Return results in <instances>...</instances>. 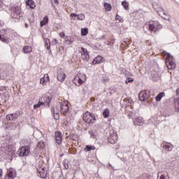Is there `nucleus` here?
Masks as SVG:
<instances>
[{
    "instance_id": "obj_1",
    "label": "nucleus",
    "mask_w": 179,
    "mask_h": 179,
    "mask_svg": "<svg viewBox=\"0 0 179 179\" xmlns=\"http://www.w3.org/2000/svg\"><path fill=\"white\" fill-rule=\"evenodd\" d=\"M83 118L85 122L89 124V125H90V124H94V122H96V116L92 113L87 112L84 113Z\"/></svg>"
},
{
    "instance_id": "obj_2",
    "label": "nucleus",
    "mask_w": 179,
    "mask_h": 179,
    "mask_svg": "<svg viewBox=\"0 0 179 179\" xmlns=\"http://www.w3.org/2000/svg\"><path fill=\"white\" fill-rule=\"evenodd\" d=\"M149 30L150 31H153L154 33H156L157 30H160L162 29V26L160 24V23L158 21H150L147 24Z\"/></svg>"
},
{
    "instance_id": "obj_3",
    "label": "nucleus",
    "mask_w": 179,
    "mask_h": 179,
    "mask_svg": "<svg viewBox=\"0 0 179 179\" xmlns=\"http://www.w3.org/2000/svg\"><path fill=\"white\" fill-rule=\"evenodd\" d=\"M86 80V76L85 74H82L78 73L76 76L73 80V83L76 85V86H80Z\"/></svg>"
},
{
    "instance_id": "obj_4",
    "label": "nucleus",
    "mask_w": 179,
    "mask_h": 179,
    "mask_svg": "<svg viewBox=\"0 0 179 179\" xmlns=\"http://www.w3.org/2000/svg\"><path fill=\"white\" fill-rule=\"evenodd\" d=\"M29 153H30V147L29 146H22L20 148L17 152V155L20 156V157L29 156Z\"/></svg>"
},
{
    "instance_id": "obj_5",
    "label": "nucleus",
    "mask_w": 179,
    "mask_h": 179,
    "mask_svg": "<svg viewBox=\"0 0 179 179\" xmlns=\"http://www.w3.org/2000/svg\"><path fill=\"white\" fill-rule=\"evenodd\" d=\"M108 141L109 143H112L113 145H114V143H117V141H118V134H117V131L110 130V135L108 137Z\"/></svg>"
},
{
    "instance_id": "obj_6",
    "label": "nucleus",
    "mask_w": 179,
    "mask_h": 179,
    "mask_svg": "<svg viewBox=\"0 0 179 179\" xmlns=\"http://www.w3.org/2000/svg\"><path fill=\"white\" fill-rule=\"evenodd\" d=\"M11 17L13 19H20V7L19 6H14L11 8Z\"/></svg>"
},
{
    "instance_id": "obj_7",
    "label": "nucleus",
    "mask_w": 179,
    "mask_h": 179,
    "mask_svg": "<svg viewBox=\"0 0 179 179\" xmlns=\"http://www.w3.org/2000/svg\"><path fill=\"white\" fill-rule=\"evenodd\" d=\"M150 97V92L149 90L141 91L138 94V99L141 101H146Z\"/></svg>"
},
{
    "instance_id": "obj_8",
    "label": "nucleus",
    "mask_w": 179,
    "mask_h": 179,
    "mask_svg": "<svg viewBox=\"0 0 179 179\" xmlns=\"http://www.w3.org/2000/svg\"><path fill=\"white\" fill-rule=\"evenodd\" d=\"M69 111V106L68 105V101H64L60 103V113L63 115H66L67 113Z\"/></svg>"
},
{
    "instance_id": "obj_9",
    "label": "nucleus",
    "mask_w": 179,
    "mask_h": 179,
    "mask_svg": "<svg viewBox=\"0 0 179 179\" xmlns=\"http://www.w3.org/2000/svg\"><path fill=\"white\" fill-rule=\"evenodd\" d=\"M16 178V170L13 168H10L7 170L5 179H14Z\"/></svg>"
},
{
    "instance_id": "obj_10",
    "label": "nucleus",
    "mask_w": 179,
    "mask_h": 179,
    "mask_svg": "<svg viewBox=\"0 0 179 179\" xmlns=\"http://www.w3.org/2000/svg\"><path fill=\"white\" fill-rule=\"evenodd\" d=\"M152 6L153 8L157 12L159 16H162V15H166V13H164V8H163L161 5H159L157 3H154Z\"/></svg>"
},
{
    "instance_id": "obj_11",
    "label": "nucleus",
    "mask_w": 179,
    "mask_h": 179,
    "mask_svg": "<svg viewBox=\"0 0 179 179\" xmlns=\"http://www.w3.org/2000/svg\"><path fill=\"white\" fill-rule=\"evenodd\" d=\"M80 52L81 54V57L83 58V59H85V61H87V59H89L90 55L89 52H87V49L81 47Z\"/></svg>"
},
{
    "instance_id": "obj_12",
    "label": "nucleus",
    "mask_w": 179,
    "mask_h": 179,
    "mask_svg": "<svg viewBox=\"0 0 179 179\" xmlns=\"http://www.w3.org/2000/svg\"><path fill=\"white\" fill-rule=\"evenodd\" d=\"M20 117V113H12L6 115V119L8 121H15V120H17Z\"/></svg>"
},
{
    "instance_id": "obj_13",
    "label": "nucleus",
    "mask_w": 179,
    "mask_h": 179,
    "mask_svg": "<svg viewBox=\"0 0 179 179\" xmlns=\"http://www.w3.org/2000/svg\"><path fill=\"white\" fill-rule=\"evenodd\" d=\"M57 78L59 82H64V80H65V78H66V76L64 73V71H62V69H59L57 71Z\"/></svg>"
},
{
    "instance_id": "obj_14",
    "label": "nucleus",
    "mask_w": 179,
    "mask_h": 179,
    "mask_svg": "<svg viewBox=\"0 0 179 179\" xmlns=\"http://www.w3.org/2000/svg\"><path fill=\"white\" fill-rule=\"evenodd\" d=\"M162 146H163L164 149L166 152H171L173 150V148H174V145L170 143H167L164 141L162 144Z\"/></svg>"
},
{
    "instance_id": "obj_15",
    "label": "nucleus",
    "mask_w": 179,
    "mask_h": 179,
    "mask_svg": "<svg viewBox=\"0 0 179 179\" xmlns=\"http://www.w3.org/2000/svg\"><path fill=\"white\" fill-rule=\"evenodd\" d=\"M166 68L171 71L176 69V63L173 60H166Z\"/></svg>"
},
{
    "instance_id": "obj_16",
    "label": "nucleus",
    "mask_w": 179,
    "mask_h": 179,
    "mask_svg": "<svg viewBox=\"0 0 179 179\" xmlns=\"http://www.w3.org/2000/svg\"><path fill=\"white\" fill-rule=\"evenodd\" d=\"M38 177H40V178H47V172L45 168H41L38 169Z\"/></svg>"
},
{
    "instance_id": "obj_17",
    "label": "nucleus",
    "mask_w": 179,
    "mask_h": 179,
    "mask_svg": "<svg viewBox=\"0 0 179 179\" xmlns=\"http://www.w3.org/2000/svg\"><path fill=\"white\" fill-rule=\"evenodd\" d=\"M55 138L56 143H58V145H61V143H62V134H61V132H56Z\"/></svg>"
},
{
    "instance_id": "obj_18",
    "label": "nucleus",
    "mask_w": 179,
    "mask_h": 179,
    "mask_svg": "<svg viewBox=\"0 0 179 179\" xmlns=\"http://www.w3.org/2000/svg\"><path fill=\"white\" fill-rule=\"evenodd\" d=\"M103 62H104V58L100 55L96 57L92 61L93 65H97V64H101Z\"/></svg>"
},
{
    "instance_id": "obj_19",
    "label": "nucleus",
    "mask_w": 179,
    "mask_h": 179,
    "mask_svg": "<svg viewBox=\"0 0 179 179\" xmlns=\"http://www.w3.org/2000/svg\"><path fill=\"white\" fill-rule=\"evenodd\" d=\"M51 111L54 115L55 120H58L59 118V110H58V108L52 107Z\"/></svg>"
},
{
    "instance_id": "obj_20",
    "label": "nucleus",
    "mask_w": 179,
    "mask_h": 179,
    "mask_svg": "<svg viewBox=\"0 0 179 179\" xmlns=\"http://www.w3.org/2000/svg\"><path fill=\"white\" fill-rule=\"evenodd\" d=\"M45 82H50L48 74H45L43 78H41L40 80L41 85H45Z\"/></svg>"
},
{
    "instance_id": "obj_21",
    "label": "nucleus",
    "mask_w": 179,
    "mask_h": 179,
    "mask_svg": "<svg viewBox=\"0 0 179 179\" xmlns=\"http://www.w3.org/2000/svg\"><path fill=\"white\" fill-rule=\"evenodd\" d=\"M41 101H44V103H45L48 106H50V103H51V96H45L43 98L41 99Z\"/></svg>"
},
{
    "instance_id": "obj_22",
    "label": "nucleus",
    "mask_w": 179,
    "mask_h": 179,
    "mask_svg": "<svg viewBox=\"0 0 179 179\" xmlns=\"http://www.w3.org/2000/svg\"><path fill=\"white\" fill-rule=\"evenodd\" d=\"M26 5L29 6L30 9H34L36 8V4L33 0H27L26 1Z\"/></svg>"
},
{
    "instance_id": "obj_23",
    "label": "nucleus",
    "mask_w": 179,
    "mask_h": 179,
    "mask_svg": "<svg viewBox=\"0 0 179 179\" xmlns=\"http://www.w3.org/2000/svg\"><path fill=\"white\" fill-rule=\"evenodd\" d=\"M143 122V118L138 117H136L134 120V125H141Z\"/></svg>"
},
{
    "instance_id": "obj_24",
    "label": "nucleus",
    "mask_w": 179,
    "mask_h": 179,
    "mask_svg": "<svg viewBox=\"0 0 179 179\" xmlns=\"http://www.w3.org/2000/svg\"><path fill=\"white\" fill-rule=\"evenodd\" d=\"M43 38L45 40V45L47 50H50V48H51V42H50V39L45 38L44 36H43Z\"/></svg>"
},
{
    "instance_id": "obj_25",
    "label": "nucleus",
    "mask_w": 179,
    "mask_h": 179,
    "mask_svg": "<svg viewBox=\"0 0 179 179\" xmlns=\"http://www.w3.org/2000/svg\"><path fill=\"white\" fill-rule=\"evenodd\" d=\"M22 51L24 52V54H30V52L32 51V49L31 46L27 45L23 48Z\"/></svg>"
},
{
    "instance_id": "obj_26",
    "label": "nucleus",
    "mask_w": 179,
    "mask_h": 179,
    "mask_svg": "<svg viewBox=\"0 0 179 179\" xmlns=\"http://www.w3.org/2000/svg\"><path fill=\"white\" fill-rule=\"evenodd\" d=\"M165 96H166V93L160 92L155 97L156 101H160L162 100V99H163V97H164Z\"/></svg>"
},
{
    "instance_id": "obj_27",
    "label": "nucleus",
    "mask_w": 179,
    "mask_h": 179,
    "mask_svg": "<svg viewBox=\"0 0 179 179\" xmlns=\"http://www.w3.org/2000/svg\"><path fill=\"white\" fill-rule=\"evenodd\" d=\"M48 23V16H45L42 21H41V27L45 26Z\"/></svg>"
},
{
    "instance_id": "obj_28",
    "label": "nucleus",
    "mask_w": 179,
    "mask_h": 179,
    "mask_svg": "<svg viewBox=\"0 0 179 179\" xmlns=\"http://www.w3.org/2000/svg\"><path fill=\"white\" fill-rule=\"evenodd\" d=\"M65 41L67 43V44H72L74 41L73 38H72V36H67L65 38Z\"/></svg>"
},
{
    "instance_id": "obj_29",
    "label": "nucleus",
    "mask_w": 179,
    "mask_h": 179,
    "mask_svg": "<svg viewBox=\"0 0 179 179\" xmlns=\"http://www.w3.org/2000/svg\"><path fill=\"white\" fill-rule=\"evenodd\" d=\"M103 115L104 118H108L110 117V110L108 108L105 109L103 112Z\"/></svg>"
},
{
    "instance_id": "obj_30",
    "label": "nucleus",
    "mask_w": 179,
    "mask_h": 179,
    "mask_svg": "<svg viewBox=\"0 0 179 179\" xmlns=\"http://www.w3.org/2000/svg\"><path fill=\"white\" fill-rule=\"evenodd\" d=\"M44 102L43 101H38V103L34 105V110H37V108H40V107H41V106H43Z\"/></svg>"
},
{
    "instance_id": "obj_31",
    "label": "nucleus",
    "mask_w": 179,
    "mask_h": 179,
    "mask_svg": "<svg viewBox=\"0 0 179 179\" xmlns=\"http://www.w3.org/2000/svg\"><path fill=\"white\" fill-rule=\"evenodd\" d=\"M103 6L106 10H107L108 12H111V5L110 3H104Z\"/></svg>"
},
{
    "instance_id": "obj_32",
    "label": "nucleus",
    "mask_w": 179,
    "mask_h": 179,
    "mask_svg": "<svg viewBox=\"0 0 179 179\" xmlns=\"http://www.w3.org/2000/svg\"><path fill=\"white\" fill-rule=\"evenodd\" d=\"M45 146V144L44 143V141H39L37 145L38 149H44Z\"/></svg>"
},
{
    "instance_id": "obj_33",
    "label": "nucleus",
    "mask_w": 179,
    "mask_h": 179,
    "mask_svg": "<svg viewBox=\"0 0 179 179\" xmlns=\"http://www.w3.org/2000/svg\"><path fill=\"white\" fill-rule=\"evenodd\" d=\"M128 117L130 119H132V120H135L136 118V113L135 112H130L129 114H128Z\"/></svg>"
},
{
    "instance_id": "obj_34",
    "label": "nucleus",
    "mask_w": 179,
    "mask_h": 179,
    "mask_svg": "<svg viewBox=\"0 0 179 179\" xmlns=\"http://www.w3.org/2000/svg\"><path fill=\"white\" fill-rule=\"evenodd\" d=\"M94 149H96L94 146L86 145L85 148V152H90V150H94Z\"/></svg>"
},
{
    "instance_id": "obj_35",
    "label": "nucleus",
    "mask_w": 179,
    "mask_h": 179,
    "mask_svg": "<svg viewBox=\"0 0 179 179\" xmlns=\"http://www.w3.org/2000/svg\"><path fill=\"white\" fill-rule=\"evenodd\" d=\"M122 5L126 10H128L129 4L127 1H122Z\"/></svg>"
},
{
    "instance_id": "obj_36",
    "label": "nucleus",
    "mask_w": 179,
    "mask_h": 179,
    "mask_svg": "<svg viewBox=\"0 0 179 179\" xmlns=\"http://www.w3.org/2000/svg\"><path fill=\"white\" fill-rule=\"evenodd\" d=\"M81 34L82 36H86L87 34H89V29L87 28H83L81 29Z\"/></svg>"
},
{
    "instance_id": "obj_37",
    "label": "nucleus",
    "mask_w": 179,
    "mask_h": 179,
    "mask_svg": "<svg viewBox=\"0 0 179 179\" xmlns=\"http://www.w3.org/2000/svg\"><path fill=\"white\" fill-rule=\"evenodd\" d=\"M175 109L176 111L179 112V98H178L175 101Z\"/></svg>"
},
{
    "instance_id": "obj_38",
    "label": "nucleus",
    "mask_w": 179,
    "mask_h": 179,
    "mask_svg": "<svg viewBox=\"0 0 179 179\" xmlns=\"http://www.w3.org/2000/svg\"><path fill=\"white\" fill-rule=\"evenodd\" d=\"M77 17L78 19V20H85V14L83 13H80L77 15Z\"/></svg>"
},
{
    "instance_id": "obj_39",
    "label": "nucleus",
    "mask_w": 179,
    "mask_h": 179,
    "mask_svg": "<svg viewBox=\"0 0 179 179\" xmlns=\"http://www.w3.org/2000/svg\"><path fill=\"white\" fill-rule=\"evenodd\" d=\"M10 67V66H9L8 64H4L3 66L2 71H3L4 72H8V71L9 70Z\"/></svg>"
},
{
    "instance_id": "obj_40",
    "label": "nucleus",
    "mask_w": 179,
    "mask_h": 179,
    "mask_svg": "<svg viewBox=\"0 0 179 179\" xmlns=\"http://www.w3.org/2000/svg\"><path fill=\"white\" fill-rule=\"evenodd\" d=\"M115 20H119V23H122L124 22V20L121 19V16L118 14L116 15Z\"/></svg>"
},
{
    "instance_id": "obj_41",
    "label": "nucleus",
    "mask_w": 179,
    "mask_h": 179,
    "mask_svg": "<svg viewBox=\"0 0 179 179\" xmlns=\"http://www.w3.org/2000/svg\"><path fill=\"white\" fill-rule=\"evenodd\" d=\"M134 82V78H127L126 80H125V83L128 84V83H131Z\"/></svg>"
},
{
    "instance_id": "obj_42",
    "label": "nucleus",
    "mask_w": 179,
    "mask_h": 179,
    "mask_svg": "<svg viewBox=\"0 0 179 179\" xmlns=\"http://www.w3.org/2000/svg\"><path fill=\"white\" fill-rule=\"evenodd\" d=\"M1 41L2 43H6V44H9V39L8 38H5L3 36Z\"/></svg>"
},
{
    "instance_id": "obj_43",
    "label": "nucleus",
    "mask_w": 179,
    "mask_h": 179,
    "mask_svg": "<svg viewBox=\"0 0 179 179\" xmlns=\"http://www.w3.org/2000/svg\"><path fill=\"white\" fill-rule=\"evenodd\" d=\"M57 44H58V41L57 40V38L53 39L52 41H51L50 43L51 45H55Z\"/></svg>"
},
{
    "instance_id": "obj_44",
    "label": "nucleus",
    "mask_w": 179,
    "mask_h": 179,
    "mask_svg": "<svg viewBox=\"0 0 179 179\" xmlns=\"http://www.w3.org/2000/svg\"><path fill=\"white\" fill-rule=\"evenodd\" d=\"M63 165L66 170H68V169H69V164H68V163H66L65 161L63 162Z\"/></svg>"
},
{
    "instance_id": "obj_45",
    "label": "nucleus",
    "mask_w": 179,
    "mask_h": 179,
    "mask_svg": "<svg viewBox=\"0 0 179 179\" xmlns=\"http://www.w3.org/2000/svg\"><path fill=\"white\" fill-rule=\"evenodd\" d=\"M70 17H71V20H75V18L73 17H78V14L71 13L70 15Z\"/></svg>"
},
{
    "instance_id": "obj_46",
    "label": "nucleus",
    "mask_w": 179,
    "mask_h": 179,
    "mask_svg": "<svg viewBox=\"0 0 179 179\" xmlns=\"http://www.w3.org/2000/svg\"><path fill=\"white\" fill-rule=\"evenodd\" d=\"M173 59V57L171 56V54L170 53H167V57H166V61H169V60H172Z\"/></svg>"
},
{
    "instance_id": "obj_47",
    "label": "nucleus",
    "mask_w": 179,
    "mask_h": 179,
    "mask_svg": "<svg viewBox=\"0 0 179 179\" xmlns=\"http://www.w3.org/2000/svg\"><path fill=\"white\" fill-rule=\"evenodd\" d=\"M90 135H91V138H92V139H96V134H94V132L91 131L90 132Z\"/></svg>"
},
{
    "instance_id": "obj_48",
    "label": "nucleus",
    "mask_w": 179,
    "mask_h": 179,
    "mask_svg": "<svg viewBox=\"0 0 179 179\" xmlns=\"http://www.w3.org/2000/svg\"><path fill=\"white\" fill-rule=\"evenodd\" d=\"M59 36L61 37V38H64L65 37V32H60Z\"/></svg>"
},
{
    "instance_id": "obj_49",
    "label": "nucleus",
    "mask_w": 179,
    "mask_h": 179,
    "mask_svg": "<svg viewBox=\"0 0 179 179\" xmlns=\"http://www.w3.org/2000/svg\"><path fill=\"white\" fill-rule=\"evenodd\" d=\"M2 174H3V170L0 169V179H2Z\"/></svg>"
},
{
    "instance_id": "obj_50",
    "label": "nucleus",
    "mask_w": 179,
    "mask_h": 179,
    "mask_svg": "<svg viewBox=\"0 0 179 179\" xmlns=\"http://www.w3.org/2000/svg\"><path fill=\"white\" fill-rule=\"evenodd\" d=\"M159 179H166V176H164V175H161Z\"/></svg>"
},
{
    "instance_id": "obj_51",
    "label": "nucleus",
    "mask_w": 179,
    "mask_h": 179,
    "mask_svg": "<svg viewBox=\"0 0 179 179\" xmlns=\"http://www.w3.org/2000/svg\"><path fill=\"white\" fill-rule=\"evenodd\" d=\"M176 95L179 96V88L176 90Z\"/></svg>"
},
{
    "instance_id": "obj_52",
    "label": "nucleus",
    "mask_w": 179,
    "mask_h": 179,
    "mask_svg": "<svg viewBox=\"0 0 179 179\" xmlns=\"http://www.w3.org/2000/svg\"><path fill=\"white\" fill-rule=\"evenodd\" d=\"M104 38H106V36H104V35L102 36L100 38L101 40H104Z\"/></svg>"
},
{
    "instance_id": "obj_53",
    "label": "nucleus",
    "mask_w": 179,
    "mask_h": 179,
    "mask_svg": "<svg viewBox=\"0 0 179 179\" xmlns=\"http://www.w3.org/2000/svg\"><path fill=\"white\" fill-rule=\"evenodd\" d=\"M0 26L2 27L3 26V22L0 21Z\"/></svg>"
},
{
    "instance_id": "obj_54",
    "label": "nucleus",
    "mask_w": 179,
    "mask_h": 179,
    "mask_svg": "<svg viewBox=\"0 0 179 179\" xmlns=\"http://www.w3.org/2000/svg\"><path fill=\"white\" fill-rule=\"evenodd\" d=\"M54 2H55V3H57V4L59 3L58 0H54Z\"/></svg>"
},
{
    "instance_id": "obj_55",
    "label": "nucleus",
    "mask_w": 179,
    "mask_h": 179,
    "mask_svg": "<svg viewBox=\"0 0 179 179\" xmlns=\"http://www.w3.org/2000/svg\"><path fill=\"white\" fill-rule=\"evenodd\" d=\"M3 38V36H2V35H0V40H1V41Z\"/></svg>"
},
{
    "instance_id": "obj_56",
    "label": "nucleus",
    "mask_w": 179,
    "mask_h": 179,
    "mask_svg": "<svg viewBox=\"0 0 179 179\" xmlns=\"http://www.w3.org/2000/svg\"><path fill=\"white\" fill-rule=\"evenodd\" d=\"M25 27H28L27 23H25Z\"/></svg>"
},
{
    "instance_id": "obj_57",
    "label": "nucleus",
    "mask_w": 179,
    "mask_h": 179,
    "mask_svg": "<svg viewBox=\"0 0 179 179\" xmlns=\"http://www.w3.org/2000/svg\"><path fill=\"white\" fill-rule=\"evenodd\" d=\"M109 166H111V164H109Z\"/></svg>"
},
{
    "instance_id": "obj_58",
    "label": "nucleus",
    "mask_w": 179,
    "mask_h": 179,
    "mask_svg": "<svg viewBox=\"0 0 179 179\" xmlns=\"http://www.w3.org/2000/svg\"><path fill=\"white\" fill-rule=\"evenodd\" d=\"M72 1H75V0H72Z\"/></svg>"
}]
</instances>
